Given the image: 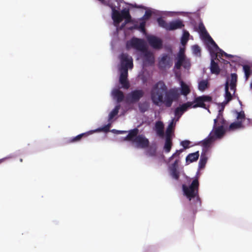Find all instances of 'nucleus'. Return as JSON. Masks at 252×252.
<instances>
[{
  "instance_id": "f257e3e1",
  "label": "nucleus",
  "mask_w": 252,
  "mask_h": 252,
  "mask_svg": "<svg viewBox=\"0 0 252 252\" xmlns=\"http://www.w3.org/2000/svg\"><path fill=\"white\" fill-rule=\"evenodd\" d=\"M119 59L121 61V74L119 82L123 88L128 89L130 87L129 83L127 80L128 69L133 68V59L127 53H124L120 55Z\"/></svg>"
},
{
  "instance_id": "f03ea898",
  "label": "nucleus",
  "mask_w": 252,
  "mask_h": 252,
  "mask_svg": "<svg viewBox=\"0 0 252 252\" xmlns=\"http://www.w3.org/2000/svg\"><path fill=\"white\" fill-rule=\"evenodd\" d=\"M167 90V87L162 81H158L153 86L151 97L154 104L159 105V103L163 101V96Z\"/></svg>"
},
{
  "instance_id": "7ed1b4c3",
  "label": "nucleus",
  "mask_w": 252,
  "mask_h": 252,
  "mask_svg": "<svg viewBox=\"0 0 252 252\" xmlns=\"http://www.w3.org/2000/svg\"><path fill=\"white\" fill-rule=\"evenodd\" d=\"M199 183L197 178L194 179L189 186L183 185L182 188L185 195L190 201L195 198L197 201L200 202L199 197Z\"/></svg>"
},
{
  "instance_id": "20e7f679",
  "label": "nucleus",
  "mask_w": 252,
  "mask_h": 252,
  "mask_svg": "<svg viewBox=\"0 0 252 252\" xmlns=\"http://www.w3.org/2000/svg\"><path fill=\"white\" fill-rule=\"evenodd\" d=\"M165 97L163 99V103L167 107L171 106L173 102L178 99L180 96L179 90L177 88H172L166 91L165 94Z\"/></svg>"
},
{
  "instance_id": "39448f33",
  "label": "nucleus",
  "mask_w": 252,
  "mask_h": 252,
  "mask_svg": "<svg viewBox=\"0 0 252 252\" xmlns=\"http://www.w3.org/2000/svg\"><path fill=\"white\" fill-rule=\"evenodd\" d=\"M212 100V98L209 95H202L196 97L194 98L192 105V108L201 107L206 109H208V106H206L205 102H210Z\"/></svg>"
},
{
  "instance_id": "423d86ee",
  "label": "nucleus",
  "mask_w": 252,
  "mask_h": 252,
  "mask_svg": "<svg viewBox=\"0 0 252 252\" xmlns=\"http://www.w3.org/2000/svg\"><path fill=\"white\" fill-rule=\"evenodd\" d=\"M172 64V60L169 54H163L158 59V66L160 69H163L167 67L169 68Z\"/></svg>"
},
{
  "instance_id": "0eeeda50",
  "label": "nucleus",
  "mask_w": 252,
  "mask_h": 252,
  "mask_svg": "<svg viewBox=\"0 0 252 252\" xmlns=\"http://www.w3.org/2000/svg\"><path fill=\"white\" fill-rule=\"evenodd\" d=\"M132 143L135 144V147L137 148L146 149L149 147L150 142L144 135L140 134L135 137Z\"/></svg>"
},
{
  "instance_id": "6e6552de",
  "label": "nucleus",
  "mask_w": 252,
  "mask_h": 252,
  "mask_svg": "<svg viewBox=\"0 0 252 252\" xmlns=\"http://www.w3.org/2000/svg\"><path fill=\"white\" fill-rule=\"evenodd\" d=\"M129 44L132 48L141 52L147 49L144 41L141 39L133 38L130 41Z\"/></svg>"
},
{
  "instance_id": "1a4fd4ad",
  "label": "nucleus",
  "mask_w": 252,
  "mask_h": 252,
  "mask_svg": "<svg viewBox=\"0 0 252 252\" xmlns=\"http://www.w3.org/2000/svg\"><path fill=\"white\" fill-rule=\"evenodd\" d=\"M144 92L141 90H136L131 92L127 95V100L132 102L138 101L143 96Z\"/></svg>"
},
{
  "instance_id": "9d476101",
  "label": "nucleus",
  "mask_w": 252,
  "mask_h": 252,
  "mask_svg": "<svg viewBox=\"0 0 252 252\" xmlns=\"http://www.w3.org/2000/svg\"><path fill=\"white\" fill-rule=\"evenodd\" d=\"M225 128L222 126L214 125L213 129L211 132H212L213 138L215 140L221 138L225 133Z\"/></svg>"
},
{
  "instance_id": "9b49d317",
  "label": "nucleus",
  "mask_w": 252,
  "mask_h": 252,
  "mask_svg": "<svg viewBox=\"0 0 252 252\" xmlns=\"http://www.w3.org/2000/svg\"><path fill=\"white\" fill-rule=\"evenodd\" d=\"M147 40L149 44L154 49H159L162 46V40L154 35H150L147 37Z\"/></svg>"
},
{
  "instance_id": "f8f14e48",
  "label": "nucleus",
  "mask_w": 252,
  "mask_h": 252,
  "mask_svg": "<svg viewBox=\"0 0 252 252\" xmlns=\"http://www.w3.org/2000/svg\"><path fill=\"white\" fill-rule=\"evenodd\" d=\"M198 29L199 30L200 33L205 37L208 38L212 46L215 48H218V46L217 45V44L216 43V42L214 41L212 38L210 36V35L207 32L205 29V27L203 23H201L199 24Z\"/></svg>"
},
{
  "instance_id": "ddd939ff",
  "label": "nucleus",
  "mask_w": 252,
  "mask_h": 252,
  "mask_svg": "<svg viewBox=\"0 0 252 252\" xmlns=\"http://www.w3.org/2000/svg\"><path fill=\"white\" fill-rule=\"evenodd\" d=\"M144 56L143 62L145 64L152 65L155 62V58L153 54L147 49L142 52Z\"/></svg>"
},
{
  "instance_id": "4468645a",
  "label": "nucleus",
  "mask_w": 252,
  "mask_h": 252,
  "mask_svg": "<svg viewBox=\"0 0 252 252\" xmlns=\"http://www.w3.org/2000/svg\"><path fill=\"white\" fill-rule=\"evenodd\" d=\"M209 50L212 56L214 54L216 57L219 56L220 57L225 56L226 58H231L232 57V55L227 54L222 51L221 49H220L219 47L218 48L213 47V46H210L209 47Z\"/></svg>"
},
{
  "instance_id": "2eb2a0df",
  "label": "nucleus",
  "mask_w": 252,
  "mask_h": 252,
  "mask_svg": "<svg viewBox=\"0 0 252 252\" xmlns=\"http://www.w3.org/2000/svg\"><path fill=\"white\" fill-rule=\"evenodd\" d=\"M223 110V108H222V110H220L219 111V113L218 116L216 119L214 120V125H216L218 126H222L223 127H227L228 126V123L227 121L224 119L222 115V111Z\"/></svg>"
},
{
  "instance_id": "dca6fc26",
  "label": "nucleus",
  "mask_w": 252,
  "mask_h": 252,
  "mask_svg": "<svg viewBox=\"0 0 252 252\" xmlns=\"http://www.w3.org/2000/svg\"><path fill=\"white\" fill-rule=\"evenodd\" d=\"M184 27L183 21L181 20H176L168 23L167 31H174L177 29H182Z\"/></svg>"
},
{
  "instance_id": "f3484780",
  "label": "nucleus",
  "mask_w": 252,
  "mask_h": 252,
  "mask_svg": "<svg viewBox=\"0 0 252 252\" xmlns=\"http://www.w3.org/2000/svg\"><path fill=\"white\" fill-rule=\"evenodd\" d=\"M111 8L112 11V18L115 24H119L122 21L121 14L114 6H111Z\"/></svg>"
},
{
  "instance_id": "a211bd4d",
  "label": "nucleus",
  "mask_w": 252,
  "mask_h": 252,
  "mask_svg": "<svg viewBox=\"0 0 252 252\" xmlns=\"http://www.w3.org/2000/svg\"><path fill=\"white\" fill-rule=\"evenodd\" d=\"M214 140L215 139L212 136V132H210L207 138L205 139L201 142L202 146L203 147V150L207 151Z\"/></svg>"
},
{
  "instance_id": "6ab92c4d",
  "label": "nucleus",
  "mask_w": 252,
  "mask_h": 252,
  "mask_svg": "<svg viewBox=\"0 0 252 252\" xmlns=\"http://www.w3.org/2000/svg\"><path fill=\"white\" fill-rule=\"evenodd\" d=\"M138 132L139 130L137 128L130 130L128 131V134L125 137V139L126 141H131L132 143H133L134 142L135 137L138 136Z\"/></svg>"
},
{
  "instance_id": "aec40b11",
  "label": "nucleus",
  "mask_w": 252,
  "mask_h": 252,
  "mask_svg": "<svg viewBox=\"0 0 252 252\" xmlns=\"http://www.w3.org/2000/svg\"><path fill=\"white\" fill-rule=\"evenodd\" d=\"M164 125L162 122L158 121L155 124V130L157 134L160 137L164 136Z\"/></svg>"
},
{
  "instance_id": "412c9836",
  "label": "nucleus",
  "mask_w": 252,
  "mask_h": 252,
  "mask_svg": "<svg viewBox=\"0 0 252 252\" xmlns=\"http://www.w3.org/2000/svg\"><path fill=\"white\" fill-rule=\"evenodd\" d=\"M113 97L117 99L118 102H122L124 98V94L122 91L119 89H115L112 92Z\"/></svg>"
},
{
  "instance_id": "4be33fe9",
  "label": "nucleus",
  "mask_w": 252,
  "mask_h": 252,
  "mask_svg": "<svg viewBox=\"0 0 252 252\" xmlns=\"http://www.w3.org/2000/svg\"><path fill=\"white\" fill-rule=\"evenodd\" d=\"M199 157V151L189 154L186 157V162L188 163L196 161Z\"/></svg>"
},
{
  "instance_id": "5701e85b",
  "label": "nucleus",
  "mask_w": 252,
  "mask_h": 252,
  "mask_svg": "<svg viewBox=\"0 0 252 252\" xmlns=\"http://www.w3.org/2000/svg\"><path fill=\"white\" fill-rule=\"evenodd\" d=\"M212 57L213 56H212ZM210 70L212 73L219 74L220 73V68L218 64L216 63L213 58L211 59Z\"/></svg>"
},
{
  "instance_id": "b1692460",
  "label": "nucleus",
  "mask_w": 252,
  "mask_h": 252,
  "mask_svg": "<svg viewBox=\"0 0 252 252\" xmlns=\"http://www.w3.org/2000/svg\"><path fill=\"white\" fill-rule=\"evenodd\" d=\"M121 14L122 20L125 19L126 23H128L131 22V16L128 9L125 8L123 9L121 12Z\"/></svg>"
},
{
  "instance_id": "393cba45",
  "label": "nucleus",
  "mask_w": 252,
  "mask_h": 252,
  "mask_svg": "<svg viewBox=\"0 0 252 252\" xmlns=\"http://www.w3.org/2000/svg\"><path fill=\"white\" fill-rule=\"evenodd\" d=\"M228 90L229 84L228 82H226L225 85V101L224 102L225 104H227L232 99V95Z\"/></svg>"
},
{
  "instance_id": "a878e982",
  "label": "nucleus",
  "mask_w": 252,
  "mask_h": 252,
  "mask_svg": "<svg viewBox=\"0 0 252 252\" xmlns=\"http://www.w3.org/2000/svg\"><path fill=\"white\" fill-rule=\"evenodd\" d=\"M208 158L207 157L206 154L205 152L202 153L200 156V158L199 161L198 166L200 169H202L204 168L207 161Z\"/></svg>"
},
{
  "instance_id": "bb28decb",
  "label": "nucleus",
  "mask_w": 252,
  "mask_h": 252,
  "mask_svg": "<svg viewBox=\"0 0 252 252\" xmlns=\"http://www.w3.org/2000/svg\"><path fill=\"white\" fill-rule=\"evenodd\" d=\"M237 79V75L236 74L232 73L231 74L230 88L231 90L234 91V93H235L236 90Z\"/></svg>"
},
{
  "instance_id": "cd10ccee",
  "label": "nucleus",
  "mask_w": 252,
  "mask_h": 252,
  "mask_svg": "<svg viewBox=\"0 0 252 252\" xmlns=\"http://www.w3.org/2000/svg\"><path fill=\"white\" fill-rule=\"evenodd\" d=\"M172 146V142L171 140V137H169V136L166 137L165 142L164 145V150L165 153H169L171 151V148Z\"/></svg>"
},
{
  "instance_id": "c85d7f7f",
  "label": "nucleus",
  "mask_w": 252,
  "mask_h": 252,
  "mask_svg": "<svg viewBox=\"0 0 252 252\" xmlns=\"http://www.w3.org/2000/svg\"><path fill=\"white\" fill-rule=\"evenodd\" d=\"M245 126L241 121L231 123L228 127L229 130H234L237 129L244 128Z\"/></svg>"
},
{
  "instance_id": "c756f323",
  "label": "nucleus",
  "mask_w": 252,
  "mask_h": 252,
  "mask_svg": "<svg viewBox=\"0 0 252 252\" xmlns=\"http://www.w3.org/2000/svg\"><path fill=\"white\" fill-rule=\"evenodd\" d=\"M190 92L189 87L184 82L181 83V94L182 95L187 96Z\"/></svg>"
},
{
  "instance_id": "7c9ffc66",
  "label": "nucleus",
  "mask_w": 252,
  "mask_h": 252,
  "mask_svg": "<svg viewBox=\"0 0 252 252\" xmlns=\"http://www.w3.org/2000/svg\"><path fill=\"white\" fill-rule=\"evenodd\" d=\"M243 69L245 73V80L247 81L252 74V70L250 66L247 64L243 65Z\"/></svg>"
},
{
  "instance_id": "2f4dec72",
  "label": "nucleus",
  "mask_w": 252,
  "mask_h": 252,
  "mask_svg": "<svg viewBox=\"0 0 252 252\" xmlns=\"http://www.w3.org/2000/svg\"><path fill=\"white\" fill-rule=\"evenodd\" d=\"M193 102H187V103H184L180 106L177 107V111L178 110H181L184 113L186 112L189 108L192 107Z\"/></svg>"
},
{
  "instance_id": "473e14b6",
  "label": "nucleus",
  "mask_w": 252,
  "mask_h": 252,
  "mask_svg": "<svg viewBox=\"0 0 252 252\" xmlns=\"http://www.w3.org/2000/svg\"><path fill=\"white\" fill-rule=\"evenodd\" d=\"M120 109V105L118 104L116 105L114 109L110 113L109 115L108 120H111L115 116H116Z\"/></svg>"
},
{
  "instance_id": "72a5a7b5",
  "label": "nucleus",
  "mask_w": 252,
  "mask_h": 252,
  "mask_svg": "<svg viewBox=\"0 0 252 252\" xmlns=\"http://www.w3.org/2000/svg\"><path fill=\"white\" fill-rule=\"evenodd\" d=\"M208 87V82L207 80H203L198 83V89L201 91H205Z\"/></svg>"
},
{
  "instance_id": "f704fd0d",
  "label": "nucleus",
  "mask_w": 252,
  "mask_h": 252,
  "mask_svg": "<svg viewBox=\"0 0 252 252\" xmlns=\"http://www.w3.org/2000/svg\"><path fill=\"white\" fill-rule=\"evenodd\" d=\"M157 22L159 27L165 29L167 31L168 30V23H167L162 18H158L157 19Z\"/></svg>"
},
{
  "instance_id": "c9c22d12",
  "label": "nucleus",
  "mask_w": 252,
  "mask_h": 252,
  "mask_svg": "<svg viewBox=\"0 0 252 252\" xmlns=\"http://www.w3.org/2000/svg\"><path fill=\"white\" fill-rule=\"evenodd\" d=\"M139 109L141 112L144 113L147 111L149 108V104L147 102L139 103L138 104Z\"/></svg>"
},
{
  "instance_id": "e433bc0d",
  "label": "nucleus",
  "mask_w": 252,
  "mask_h": 252,
  "mask_svg": "<svg viewBox=\"0 0 252 252\" xmlns=\"http://www.w3.org/2000/svg\"><path fill=\"white\" fill-rule=\"evenodd\" d=\"M170 170V174L171 177L175 179L178 180L180 177L179 172L178 171L177 169H169Z\"/></svg>"
},
{
  "instance_id": "4c0bfd02",
  "label": "nucleus",
  "mask_w": 252,
  "mask_h": 252,
  "mask_svg": "<svg viewBox=\"0 0 252 252\" xmlns=\"http://www.w3.org/2000/svg\"><path fill=\"white\" fill-rule=\"evenodd\" d=\"M189 33L188 32H185L182 38L181 43L182 45H185L189 40Z\"/></svg>"
},
{
  "instance_id": "58836bf2",
  "label": "nucleus",
  "mask_w": 252,
  "mask_h": 252,
  "mask_svg": "<svg viewBox=\"0 0 252 252\" xmlns=\"http://www.w3.org/2000/svg\"><path fill=\"white\" fill-rule=\"evenodd\" d=\"M146 154L147 155H148L149 156H155L156 154V148H154L151 147L149 148L148 150L146 151Z\"/></svg>"
},
{
  "instance_id": "ea45409f",
  "label": "nucleus",
  "mask_w": 252,
  "mask_h": 252,
  "mask_svg": "<svg viewBox=\"0 0 252 252\" xmlns=\"http://www.w3.org/2000/svg\"><path fill=\"white\" fill-rule=\"evenodd\" d=\"M173 126V121L168 125L166 130V137L169 136L171 137V133L172 132Z\"/></svg>"
},
{
  "instance_id": "a19ab883",
  "label": "nucleus",
  "mask_w": 252,
  "mask_h": 252,
  "mask_svg": "<svg viewBox=\"0 0 252 252\" xmlns=\"http://www.w3.org/2000/svg\"><path fill=\"white\" fill-rule=\"evenodd\" d=\"M86 135H87V134L86 133H82V134H79L77 136H76L73 137V138H72L70 140V142H77V141H80L81 140V139L83 136H86Z\"/></svg>"
},
{
  "instance_id": "79ce46f5",
  "label": "nucleus",
  "mask_w": 252,
  "mask_h": 252,
  "mask_svg": "<svg viewBox=\"0 0 252 252\" xmlns=\"http://www.w3.org/2000/svg\"><path fill=\"white\" fill-rule=\"evenodd\" d=\"M237 119L239 121H241L242 122V120H247V119H246L245 118V115L244 111H241L240 112L237 113Z\"/></svg>"
},
{
  "instance_id": "37998d69",
  "label": "nucleus",
  "mask_w": 252,
  "mask_h": 252,
  "mask_svg": "<svg viewBox=\"0 0 252 252\" xmlns=\"http://www.w3.org/2000/svg\"><path fill=\"white\" fill-rule=\"evenodd\" d=\"M183 150L181 149L180 150H177L175 153H174L171 157L169 158V160L171 161L174 158L179 157L180 154L183 152Z\"/></svg>"
},
{
  "instance_id": "c03bdc74",
  "label": "nucleus",
  "mask_w": 252,
  "mask_h": 252,
  "mask_svg": "<svg viewBox=\"0 0 252 252\" xmlns=\"http://www.w3.org/2000/svg\"><path fill=\"white\" fill-rule=\"evenodd\" d=\"M110 127V124H108L102 127L99 128L98 130V131H103L105 132H107L109 131Z\"/></svg>"
},
{
  "instance_id": "a18cd8bd",
  "label": "nucleus",
  "mask_w": 252,
  "mask_h": 252,
  "mask_svg": "<svg viewBox=\"0 0 252 252\" xmlns=\"http://www.w3.org/2000/svg\"><path fill=\"white\" fill-rule=\"evenodd\" d=\"M183 66L186 69L189 68L190 66V63L189 60L187 59L186 58L185 59V61H184Z\"/></svg>"
},
{
  "instance_id": "49530a36",
  "label": "nucleus",
  "mask_w": 252,
  "mask_h": 252,
  "mask_svg": "<svg viewBox=\"0 0 252 252\" xmlns=\"http://www.w3.org/2000/svg\"><path fill=\"white\" fill-rule=\"evenodd\" d=\"M190 142L189 140H184L181 142V145L184 147V149H186L189 148V144Z\"/></svg>"
},
{
  "instance_id": "de8ad7c7",
  "label": "nucleus",
  "mask_w": 252,
  "mask_h": 252,
  "mask_svg": "<svg viewBox=\"0 0 252 252\" xmlns=\"http://www.w3.org/2000/svg\"><path fill=\"white\" fill-rule=\"evenodd\" d=\"M152 16V12L150 10H146L142 17L144 20H148Z\"/></svg>"
},
{
  "instance_id": "09e8293b",
  "label": "nucleus",
  "mask_w": 252,
  "mask_h": 252,
  "mask_svg": "<svg viewBox=\"0 0 252 252\" xmlns=\"http://www.w3.org/2000/svg\"><path fill=\"white\" fill-rule=\"evenodd\" d=\"M179 161V159H176L173 163H172L169 167V169H177L178 167V162Z\"/></svg>"
},
{
  "instance_id": "8fccbe9b",
  "label": "nucleus",
  "mask_w": 252,
  "mask_h": 252,
  "mask_svg": "<svg viewBox=\"0 0 252 252\" xmlns=\"http://www.w3.org/2000/svg\"><path fill=\"white\" fill-rule=\"evenodd\" d=\"M192 50H193V52L195 54H199L200 53V47L197 45H193L192 46Z\"/></svg>"
},
{
  "instance_id": "3c124183",
  "label": "nucleus",
  "mask_w": 252,
  "mask_h": 252,
  "mask_svg": "<svg viewBox=\"0 0 252 252\" xmlns=\"http://www.w3.org/2000/svg\"><path fill=\"white\" fill-rule=\"evenodd\" d=\"M183 113H184V112L183 111H182L181 110V111L178 110L177 112V108L175 109V111H174V114H175V116L178 118V119L180 118L181 117V116L183 115Z\"/></svg>"
},
{
  "instance_id": "603ef678",
  "label": "nucleus",
  "mask_w": 252,
  "mask_h": 252,
  "mask_svg": "<svg viewBox=\"0 0 252 252\" xmlns=\"http://www.w3.org/2000/svg\"><path fill=\"white\" fill-rule=\"evenodd\" d=\"M178 60L177 61L180 63H181L182 64H183L184 61H185V59L186 57H182V56H180V57H177Z\"/></svg>"
},
{
  "instance_id": "864d4df0",
  "label": "nucleus",
  "mask_w": 252,
  "mask_h": 252,
  "mask_svg": "<svg viewBox=\"0 0 252 252\" xmlns=\"http://www.w3.org/2000/svg\"><path fill=\"white\" fill-rule=\"evenodd\" d=\"M180 55L182 56V57H186L184 54V50L182 48L180 49V51L178 54V57H180Z\"/></svg>"
},
{
  "instance_id": "5fc2aeb1",
  "label": "nucleus",
  "mask_w": 252,
  "mask_h": 252,
  "mask_svg": "<svg viewBox=\"0 0 252 252\" xmlns=\"http://www.w3.org/2000/svg\"><path fill=\"white\" fill-rule=\"evenodd\" d=\"M182 65H183V64L181 63L178 62V61H177V62H176L175 64V67L177 69H180Z\"/></svg>"
},
{
  "instance_id": "6e6d98bb",
  "label": "nucleus",
  "mask_w": 252,
  "mask_h": 252,
  "mask_svg": "<svg viewBox=\"0 0 252 252\" xmlns=\"http://www.w3.org/2000/svg\"><path fill=\"white\" fill-rule=\"evenodd\" d=\"M145 22H142L140 24V28L142 30H144V29H145Z\"/></svg>"
},
{
  "instance_id": "4d7b16f0",
  "label": "nucleus",
  "mask_w": 252,
  "mask_h": 252,
  "mask_svg": "<svg viewBox=\"0 0 252 252\" xmlns=\"http://www.w3.org/2000/svg\"><path fill=\"white\" fill-rule=\"evenodd\" d=\"M247 121L248 122V124L252 126V119H247Z\"/></svg>"
},
{
  "instance_id": "13d9d810",
  "label": "nucleus",
  "mask_w": 252,
  "mask_h": 252,
  "mask_svg": "<svg viewBox=\"0 0 252 252\" xmlns=\"http://www.w3.org/2000/svg\"><path fill=\"white\" fill-rule=\"evenodd\" d=\"M117 132V133L118 134H122L126 132V131H120V130H116Z\"/></svg>"
},
{
  "instance_id": "bf43d9fd",
  "label": "nucleus",
  "mask_w": 252,
  "mask_h": 252,
  "mask_svg": "<svg viewBox=\"0 0 252 252\" xmlns=\"http://www.w3.org/2000/svg\"><path fill=\"white\" fill-rule=\"evenodd\" d=\"M99 1H100L102 4H106V1L105 0H98Z\"/></svg>"
},
{
  "instance_id": "052dcab7",
  "label": "nucleus",
  "mask_w": 252,
  "mask_h": 252,
  "mask_svg": "<svg viewBox=\"0 0 252 252\" xmlns=\"http://www.w3.org/2000/svg\"><path fill=\"white\" fill-rule=\"evenodd\" d=\"M250 88L252 90V82L250 84Z\"/></svg>"
},
{
  "instance_id": "680f3d73",
  "label": "nucleus",
  "mask_w": 252,
  "mask_h": 252,
  "mask_svg": "<svg viewBox=\"0 0 252 252\" xmlns=\"http://www.w3.org/2000/svg\"><path fill=\"white\" fill-rule=\"evenodd\" d=\"M3 161V159H0V163H1Z\"/></svg>"
},
{
  "instance_id": "e2e57ef3",
  "label": "nucleus",
  "mask_w": 252,
  "mask_h": 252,
  "mask_svg": "<svg viewBox=\"0 0 252 252\" xmlns=\"http://www.w3.org/2000/svg\"><path fill=\"white\" fill-rule=\"evenodd\" d=\"M126 22H125L124 24H123V25H122V27H124L125 26V25H126Z\"/></svg>"
},
{
  "instance_id": "0e129e2a",
  "label": "nucleus",
  "mask_w": 252,
  "mask_h": 252,
  "mask_svg": "<svg viewBox=\"0 0 252 252\" xmlns=\"http://www.w3.org/2000/svg\"><path fill=\"white\" fill-rule=\"evenodd\" d=\"M20 162H22L23 161V159L22 158H20Z\"/></svg>"
}]
</instances>
